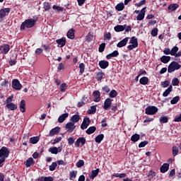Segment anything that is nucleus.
Returning a JSON list of instances; mask_svg holds the SVG:
<instances>
[{"label":"nucleus","instance_id":"nucleus-33","mask_svg":"<svg viewBox=\"0 0 181 181\" xmlns=\"http://www.w3.org/2000/svg\"><path fill=\"white\" fill-rule=\"evenodd\" d=\"M97 131V127L92 126L90 127L86 131V133L88 134V135H91V134H94Z\"/></svg>","mask_w":181,"mask_h":181},{"label":"nucleus","instance_id":"nucleus-51","mask_svg":"<svg viewBox=\"0 0 181 181\" xmlns=\"http://www.w3.org/2000/svg\"><path fill=\"white\" fill-rule=\"evenodd\" d=\"M76 176H77V172H76V171L71 172L69 180H73V179H76Z\"/></svg>","mask_w":181,"mask_h":181},{"label":"nucleus","instance_id":"nucleus-41","mask_svg":"<svg viewBox=\"0 0 181 181\" xmlns=\"http://www.w3.org/2000/svg\"><path fill=\"white\" fill-rule=\"evenodd\" d=\"M180 100V96H175L173 98V100H170V104H172L173 105H174L175 104H177Z\"/></svg>","mask_w":181,"mask_h":181},{"label":"nucleus","instance_id":"nucleus-24","mask_svg":"<svg viewBox=\"0 0 181 181\" xmlns=\"http://www.w3.org/2000/svg\"><path fill=\"white\" fill-rule=\"evenodd\" d=\"M6 107L8 108V110H11V111H15V110H18V105H15L13 103L6 104Z\"/></svg>","mask_w":181,"mask_h":181},{"label":"nucleus","instance_id":"nucleus-23","mask_svg":"<svg viewBox=\"0 0 181 181\" xmlns=\"http://www.w3.org/2000/svg\"><path fill=\"white\" fill-rule=\"evenodd\" d=\"M24 163L26 168H30L32 165H35V160H33L32 158H29L24 162Z\"/></svg>","mask_w":181,"mask_h":181},{"label":"nucleus","instance_id":"nucleus-36","mask_svg":"<svg viewBox=\"0 0 181 181\" xmlns=\"http://www.w3.org/2000/svg\"><path fill=\"white\" fill-rule=\"evenodd\" d=\"M129 43L134 46H136V47H138V38L136 37H132L129 41Z\"/></svg>","mask_w":181,"mask_h":181},{"label":"nucleus","instance_id":"nucleus-39","mask_svg":"<svg viewBox=\"0 0 181 181\" xmlns=\"http://www.w3.org/2000/svg\"><path fill=\"white\" fill-rule=\"evenodd\" d=\"M124 8H125V6H124L123 3H119L115 6L116 11L118 12H121V11H124Z\"/></svg>","mask_w":181,"mask_h":181},{"label":"nucleus","instance_id":"nucleus-38","mask_svg":"<svg viewBox=\"0 0 181 181\" xmlns=\"http://www.w3.org/2000/svg\"><path fill=\"white\" fill-rule=\"evenodd\" d=\"M103 139H104V134H101L95 137V141L97 144H101V141H103Z\"/></svg>","mask_w":181,"mask_h":181},{"label":"nucleus","instance_id":"nucleus-53","mask_svg":"<svg viewBox=\"0 0 181 181\" xmlns=\"http://www.w3.org/2000/svg\"><path fill=\"white\" fill-rule=\"evenodd\" d=\"M179 83H180V81H179V78H174L172 80V85L174 86H179Z\"/></svg>","mask_w":181,"mask_h":181},{"label":"nucleus","instance_id":"nucleus-32","mask_svg":"<svg viewBox=\"0 0 181 181\" xmlns=\"http://www.w3.org/2000/svg\"><path fill=\"white\" fill-rule=\"evenodd\" d=\"M140 84H142V86H146L148 83H149V78L146 76H143L139 80Z\"/></svg>","mask_w":181,"mask_h":181},{"label":"nucleus","instance_id":"nucleus-34","mask_svg":"<svg viewBox=\"0 0 181 181\" xmlns=\"http://www.w3.org/2000/svg\"><path fill=\"white\" fill-rule=\"evenodd\" d=\"M141 139V135L138 134H134L131 137L132 142H138Z\"/></svg>","mask_w":181,"mask_h":181},{"label":"nucleus","instance_id":"nucleus-35","mask_svg":"<svg viewBox=\"0 0 181 181\" xmlns=\"http://www.w3.org/2000/svg\"><path fill=\"white\" fill-rule=\"evenodd\" d=\"M80 115H74L71 118V122H73L74 124H76V122H78V121H80Z\"/></svg>","mask_w":181,"mask_h":181},{"label":"nucleus","instance_id":"nucleus-6","mask_svg":"<svg viewBox=\"0 0 181 181\" xmlns=\"http://www.w3.org/2000/svg\"><path fill=\"white\" fill-rule=\"evenodd\" d=\"M9 50H11V46H9L8 44H3L0 47V52L2 53V54H8Z\"/></svg>","mask_w":181,"mask_h":181},{"label":"nucleus","instance_id":"nucleus-12","mask_svg":"<svg viewBox=\"0 0 181 181\" xmlns=\"http://www.w3.org/2000/svg\"><path fill=\"white\" fill-rule=\"evenodd\" d=\"M146 12V7L143 8L139 15L136 16V21H144L145 18V13Z\"/></svg>","mask_w":181,"mask_h":181},{"label":"nucleus","instance_id":"nucleus-19","mask_svg":"<svg viewBox=\"0 0 181 181\" xmlns=\"http://www.w3.org/2000/svg\"><path fill=\"white\" fill-rule=\"evenodd\" d=\"M19 107L21 112H26V101L25 100H21Z\"/></svg>","mask_w":181,"mask_h":181},{"label":"nucleus","instance_id":"nucleus-63","mask_svg":"<svg viewBox=\"0 0 181 181\" xmlns=\"http://www.w3.org/2000/svg\"><path fill=\"white\" fill-rule=\"evenodd\" d=\"M161 86L162 87H163V88H166V87H169V81H165L162 82Z\"/></svg>","mask_w":181,"mask_h":181},{"label":"nucleus","instance_id":"nucleus-42","mask_svg":"<svg viewBox=\"0 0 181 181\" xmlns=\"http://www.w3.org/2000/svg\"><path fill=\"white\" fill-rule=\"evenodd\" d=\"M160 124H167V122H169V118H168L166 116L160 117Z\"/></svg>","mask_w":181,"mask_h":181},{"label":"nucleus","instance_id":"nucleus-2","mask_svg":"<svg viewBox=\"0 0 181 181\" xmlns=\"http://www.w3.org/2000/svg\"><path fill=\"white\" fill-rule=\"evenodd\" d=\"M180 69H181V65L177 62L174 61L169 64L168 71V73H173V71Z\"/></svg>","mask_w":181,"mask_h":181},{"label":"nucleus","instance_id":"nucleus-29","mask_svg":"<svg viewBox=\"0 0 181 181\" xmlns=\"http://www.w3.org/2000/svg\"><path fill=\"white\" fill-rule=\"evenodd\" d=\"M161 63H163L164 64H167V63H169L170 62V57L163 55L160 59Z\"/></svg>","mask_w":181,"mask_h":181},{"label":"nucleus","instance_id":"nucleus-54","mask_svg":"<svg viewBox=\"0 0 181 181\" xmlns=\"http://www.w3.org/2000/svg\"><path fill=\"white\" fill-rule=\"evenodd\" d=\"M102 90L104 91V93H108L111 91V89L110 88V86H104L103 88H102Z\"/></svg>","mask_w":181,"mask_h":181},{"label":"nucleus","instance_id":"nucleus-7","mask_svg":"<svg viewBox=\"0 0 181 181\" xmlns=\"http://www.w3.org/2000/svg\"><path fill=\"white\" fill-rule=\"evenodd\" d=\"M12 87L14 90L19 91V90H21L22 88V84H21L19 80L13 79L12 81Z\"/></svg>","mask_w":181,"mask_h":181},{"label":"nucleus","instance_id":"nucleus-8","mask_svg":"<svg viewBox=\"0 0 181 181\" xmlns=\"http://www.w3.org/2000/svg\"><path fill=\"white\" fill-rule=\"evenodd\" d=\"M65 129H67V132L71 134V132L76 129V125H74L73 122H69L66 124Z\"/></svg>","mask_w":181,"mask_h":181},{"label":"nucleus","instance_id":"nucleus-21","mask_svg":"<svg viewBox=\"0 0 181 181\" xmlns=\"http://www.w3.org/2000/svg\"><path fill=\"white\" fill-rule=\"evenodd\" d=\"M177 8H179L178 4H171L168 6V11H169L170 12H175V11L177 9Z\"/></svg>","mask_w":181,"mask_h":181},{"label":"nucleus","instance_id":"nucleus-64","mask_svg":"<svg viewBox=\"0 0 181 181\" xmlns=\"http://www.w3.org/2000/svg\"><path fill=\"white\" fill-rule=\"evenodd\" d=\"M74 137H69L68 139V144L69 145H73V144H74Z\"/></svg>","mask_w":181,"mask_h":181},{"label":"nucleus","instance_id":"nucleus-55","mask_svg":"<svg viewBox=\"0 0 181 181\" xmlns=\"http://www.w3.org/2000/svg\"><path fill=\"white\" fill-rule=\"evenodd\" d=\"M52 8H53L54 10L58 11V12H63V11L64 9L63 7H60L59 6H57V5H54Z\"/></svg>","mask_w":181,"mask_h":181},{"label":"nucleus","instance_id":"nucleus-1","mask_svg":"<svg viewBox=\"0 0 181 181\" xmlns=\"http://www.w3.org/2000/svg\"><path fill=\"white\" fill-rule=\"evenodd\" d=\"M35 25H36V20L28 18L22 23L20 29L21 30H25V28H27V29H30L31 28H33Z\"/></svg>","mask_w":181,"mask_h":181},{"label":"nucleus","instance_id":"nucleus-4","mask_svg":"<svg viewBox=\"0 0 181 181\" xmlns=\"http://www.w3.org/2000/svg\"><path fill=\"white\" fill-rule=\"evenodd\" d=\"M146 115H155L158 112V108L156 106H148L146 108Z\"/></svg>","mask_w":181,"mask_h":181},{"label":"nucleus","instance_id":"nucleus-28","mask_svg":"<svg viewBox=\"0 0 181 181\" xmlns=\"http://www.w3.org/2000/svg\"><path fill=\"white\" fill-rule=\"evenodd\" d=\"M169 170V163H164L160 168L161 173H166Z\"/></svg>","mask_w":181,"mask_h":181},{"label":"nucleus","instance_id":"nucleus-46","mask_svg":"<svg viewBox=\"0 0 181 181\" xmlns=\"http://www.w3.org/2000/svg\"><path fill=\"white\" fill-rule=\"evenodd\" d=\"M179 50V47H177V46H175L172 48L171 51V56H176L177 52Z\"/></svg>","mask_w":181,"mask_h":181},{"label":"nucleus","instance_id":"nucleus-17","mask_svg":"<svg viewBox=\"0 0 181 181\" xmlns=\"http://www.w3.org/2000/svg\"><path fill=\"white\" fill-rule=\"evenodd\" d=\"M98 65L100 67V69H103L104 70L107 69L108 66H110V62H108V61L101 60L99 62Z\"/></svg>","mask_w":181,"mask_h":181},{"label":"nucleus","instance_id":"nucleus-10","mask_svg":"<svg viewBox=\"0 0 181 181\" xmlns=\"http://www.w3.org/2000/svg\"><path fill=\"white\" fill-rule=\"evenodd\" d=\"M111 105H112V100L108 98L104 102L103 108L105 111H108L111 108Z\"/></svg>","mask_w":181,"mask_h":181},{"label":"nucleus","instance_id":"nucleus-47","mask_svg":"<svg viewBox=\"0 0 181 181\" xmlns=\"http://www.w3.org/2000/svg\"><path fill=\"white\" fill-rule=\"evenodd\" d=\"M112 176L115 177H119L120 179H124V177H127V174L126 173H116L113 174Z\"/></svg>","mask_w":181,"mask_h":181},{"label":"nucleus","instance_id":"nucleus-52","mask_svg":"<svg viewBox=\"0 0 181 181\" xmlns=\"http://www.w3.org/2000/svg\"><path fill=\"white\" fill-rule=\"evenodd\" d=\"M105 50V43H102L100 45L99 48H98V52L100 53H103Z\"/></svg>","mask_w":181,"mask_h":181},{"label":"nucleus","instance_id":"nucleus-49","mask_svg":"<svg viewBox=\"0 0 181 181\" xmlns=\"http://www.w3.org/2000/svg\"><path fill=\"white\" fill-rule=\"evenodd\" d=\"M79 73L80 74H83V73H84V70H86V65L84 64V63H81L79 64Z\"/></svg>","mask_w":181,"mask_h":181},{"label":"nucleus","instance_id":"nucleus-25","mask_svg":"<svg viewBox=\"0 0 181 181\" xmlns=\"http://www.w3.org/2000/svg\"><path fill=\"white\" fill-rule=\"evenodd\" d=\"M125 28H127V25H117L115 26L114 29L115 32H124L125 30Z\"/></svg>","mask_w":181,"mask_h":181},{"label":"nucleus","instance_id":"nucleus-48","mask_svg":"<svg viewBox=\"0 0 181 181\" xmlns=\"http://www.w3.org/2000/svg\"><path fill=\"white\" fill-rule=\"evenodd\" d=\"M179 153V148L176 146H173V156H176Z\"/></svg>","mask_w":181,"mask_h":181},{"label":"nucleus","instance_id":"nucleus-45","mask_svg":"<svg viewBox=\"0 0 181 181\" xmlns=\"http://www.w3.org/2000/svg\"><path fill=\"white\" fill-rule=\"evenodd\" d=\"M56 168H57V162H53L51 165H49V170L50 172H54L56 170Z\"/></svg>","mask_w":181,"mask_h":181},{"label":"nucleus","instance_id":"nucleus-58","mask_svg":"<svg viewBox=\"0 0 181 181\" xmlns=\"http://www.w3.org/2000/svg\"><path fill=\"white\" fill-rule=\"evenodd\" d=\"M76 166L78 168H81V167L84 166V161L83 160H79L76 163Z\"/></svg>","mask_w":181,"mask_h":181},{"label":"nucleus","instance_id":"nucleus-3","mask_svg":"<svg viewBox=\"0 0 181 181\" xmlns=\"http://www.w3.org/2000/svg\"><path fill=\"white\" fill-rule=\"evenodd\" d=\"M11 13V8H1L0 10V22L5 20V16L9 15Z\"/></svg>","mask_w":181,"mask_h":181},{"label":"nucleus","instance_id":"nucleus-11","mask_svg":"<svg viewBox=\"0 0 181 181\" xmlns=\"http://www.w3.org/2000/svg\"><path fill=\"white\" fill-rule=\"evenodd\" d=\"M80 144H81V146H84V145H86V138L79 137L75 142V146L76 148H80Z\"/></svg>","mask_w":181,"mask_h":181},{"label":"nucleus","instance_id":"nucleus-31","mask_svg":"<svg viewBox=\"0 0 181 181\" xmlns=\"http://www.w3.org/2000/svg\"><path fill=\"white\" fill-rule=\"evenodd\" d=\"M68 39L73 40L74 39V29L71 28L66 33Z\"/></svg>","mask_w":181,"mask_h":181},{"label":"nucleus","instance_id":"nucleus-61","mask_svg":"<svg viewBox=\"0 0 181 181\" xmlns=\"http://www.w3.org/2000/svg\"><path fill=\"white\" fill-rule=\"evenodd\" d=\"M58 71H62V70H64V64L59 63L57 66Z\"/></svg>","mask_w":181,"mask_h":181},{"label":"nucleus","instance_id":"nucleus-22","mask_svg":"<svg viewBox=\"0 0 181 181\" xmlns=\"http://www.w3.org/2000/svg\"><path fill=\"white\" fill-rule=\"evenodd\" d=\"M105 76V74L100 71L96 74L95 78L98 81H103V78Z\"/></svg>","mask_w":181,"mask_h":181},{"label":"nucleus","instance_id":"nucleus-30","mask_svg":"<svg viewBox=\"0 0 181 181\" xmlns=\"http://www.w3.org/2000/svg\"><path fill=\"white\" fill-rule=\"evenodd\" d=\"M173 91V86L170 85L163 93V97H168Z\"/></svg>","mask_w":181,"mask_h":181},{"label":"nucleus","instance_id":"nucleus-37","mask_svg":"<svg viewBox=\"0 0 181 181\" xmlns=\"http://www.w3.org/2000/svg\"><path fill=\"white\" fill-rule=\"evenodd\" d=\"M48 152L52 153L53 155H57V153H59V149L57 147H50Z\"/></svg>","mask_w":181,"mask_h":181},{"label":"nucleus","instance_id":"nucleus-5","mask_svg":"<svg viewBox=\"0 0 181 181\" xmlns=\"http://www.w3.org/2000/svg\"><path fill=\"white\" fill-rule=\"evenodd\" d=\"M9 156V148H8L6 146H3L0 149V158L2 159V158H4V160H6V158H8Z\"/></svg>","mask_w":181,"mask_h":181},{"label":"nucleus","instance_id":"nucleus-20","mask_svg":"<svg viewBox=\"0 0 181 181\" xmlns=\"http://www.w3.org/2000/svg\"><path fill=\"white\" fill-rule=\"evenodd\" d=\"M118 56H119V52H118L117 50H115L113 52L106 55V59L110 60V59H112V57H118Z\"/></svg>","mask_w":181,"mask_h":181},{"label":"nucleus","instance_id":"nucleus-18","mask_svg":"<svg viewBox=\"0 0 181 181\" xmlns=\"http://www.w3.org/2000/svg\"><path fill=\"white\" fill-rule=\"evenodd\" d=\"M98 173H100V168H97L96 170H93L91 173L89 175L90 179L94 180L97 176H98Z\"/></svg>","mask_w":181,"mask_h":181},{"label":"nucleus","instance_id":"nucleus-56","mask_svg":"<svg viewBox=\"0 0 181 181\" xmlns=\"http://www.w3.org/2000/svg\"><path fill=\"white\" fill-rule=\"evenodd\" d=\"M151 36L155 37L156 36H158V28H154L151 33Z\"/></svg>","mask_w":181,"mask_h":181},{"label":"nucleus","instance_id":"nucleus-40","mask_svg":"<svg viewBox=\"0 0 181 181\" xmlns=\"http://www.w3.org/2000/svg\"><path fill=\"white\" fill-rule=\"evenodd\" d=\"M67 87H69L67 83H63L61 84V86L59 87V90L62 93H64V92H66V90H67Z\"/></svg>","mask_w":181,"mask_h":181},{"label":"nucleus","instance_id":"nucleus-14","mask_svg":"<svg viewBox=\"0 0 181 181\" xmlns=\"http://www.w3.org/2000/svg\"><path fill=\"white\" fill-rule=\"evenodd\" d=\"M128 40H129V37H126L125 38H124L117 44V47H124V46H127V44L128 43Z\"/></svg>","mask_w":181,"mask_h":181},{"label":"nucleus","instance_id":"nucleus-44","mask_svg":"<svg viewBox=\"0 0 181 181\" xmlns=\"http://www.w3.org/2000/svg\"><path fill=\"white\" fill-rule=\"evenodd\" d=\"M93 39H94V35L89 33L86 37V42L90 43V42H93Z\"/></svg>","mask_w":181,"mask_h":181},{"label":"nucleus","instance_id":"nucleus-9","mask_svg":"<svg viewBox=\"0 0 181 181\" xmlns=\"http://www.w3.org/2000/svg\"><path fill=\"white\" fill-rule=\"evenodd\" d=\"M91 121L90 120V118L88 117H85L83 119V121L82 122V124H81V129H87V128L88 127V125H90Z\"/></svg>","mask_w":181,"mask_h":181},{"label":"nucleus","instance_id":"nucleus-60","mask_svg":"<svg viewBox=\"0 0 181 181\" xmlns=\"http://www.w3.org/2000/svg\"><path fill=\"white\" fill-rule=\"evenodd\" d=\"M42 47H44V49L45 52H50V45H49V44H45L44 45H42Z\"/></svg>","mask_w":181,"mask_h":181},{"label":"nucleus","instance_id":"nucleus-26","mask_svg":"<svg viewBox=\"0 0 181 181\" xmlns=\"http://www.w3.org/2000/svg\"><path fill=\"white\" fill-rule=\"evenodd\" d=\"M68 117H69V113H64L59 117L58 122H59V124H62V122H64V121L66 120V118H68Z\"/></svg>","mask_w":181,"mask_h":181},{"label":"nucleus","instance_id":"nucleus-16","mask_svg":"<svg viewBox=\"0 0 181 181\" xmlns=\"http://www.w3.org/2000/svg\"><path fill=\"white\" fill-rule=\"evenodd\" d=\"M66 37H62L61 39L56 40V43L58 44V47H64L66 46Z\"/></svg>","mask_w":181,"mask_h":181},{"label":"nucleus","instance_id":"nucleus-57","mask_svg":"<svg viewBox=\"0 0 181 181\" xmlns=\"http://www.w3.org/2000/svg\"><path fill=\"white\" fill-rule=\"evenodd\" d=\"M148 144H149V141H141L139 144V148H145V146H146V145H148Z\"/></svg>","mask_w":181,"mask_h":181},{"label":"nucleus","instance_id":"nucleus-59","mask_svg":"<svg viewBox=\"0 0 181 181\" xmlns=\"http://www.w3.org/2000/svg\"><path fill=\"white\" fill-rule=\"evenodd\" d=\"M43 6H44V9L45 11H49V9H50V4H49L47 2H45L43 4Z\"/></svg>","mask_w":181,"mask_h":181},{"label":"nucleus","instance_id":"nucleus-15","mask_svg":"<svg viewBox=\"0 0 181 181\" xmlns=\"http://www.w3.org/2000/svg\"><path fill=\"white\" fill-rule=\"evenodd\" d=\"M60 132V127H57L49 131V136H54V135L59 134Z\"/></svg>","mask_w":181,"mask_h":181},{"label":"nucleus","instance_id":"nucleus-13","mask_svg":"<svg viewBox=\"0 0 181 181\" xmlns=\"http://www.w3.org/2000/svg\"><path fill=\"white\" fill-rule=\"evenodd\" d=\"M93 95L95 98L93 101L95 103H100V101L101 100V93L99 92V90L93 91Z\"/></svg>","mask_w":181,"mask_h":181},{"label":"nucleus","instance_id":"nucleus-27","mask_svg":"<svg viewBox=\"0 0 181 181\" xmlns=\"http://www.w3.org/2000/svg\"><path fill=\"white\" fill-rule=\"evenodd\" d=\"M39 141H40V136H33L30 138L29 142L30 144H33V145H36Z\"/></svg>","mask_w":181,"mask_h":181},{"label":"nucleus","instance_id":"nucleus-50","mask_svg":"<svg viewBox=\"0 0 181 181\" xmlns=\"http://www.w3.org/2000/svg\"><path fill=\"white\" fill-rule=\"evenodd\" d=\"M95 112H97V106L96 105L90 106L89 114H95Z\"/></svg>","mask_w":181,"mask_h":181},{"label":"nucleus","instance_id":"nucleus-62","mask_svg":"<svg viewBox=\"0 0 181 181\" xmlns=\"http://www.w3.org/2000/svg\"><path fill=\"white\" fill-rule=\"evenodd\" d=\"M60 141H62V137H57L55 139L53 140V141L52 142V145H55V144H59V142H60Z\"/></svg>","mask_w":181,"mask_h":181},{"label":"nucleus","instance_id":"nucleus-43","mask_svg":"<svg viewBox=\"0 0 181 181\" xmlns=\"http://www.w3.org/2000/svg\"><path fill=\"white\" fill-rule=\"evenodd\" d=\"M117 95L118 92H117V90H112L109 93V97H110V98H115V97H117Z\"/></svg>","mask_w":181,"mask_h":181}]
</instances>
